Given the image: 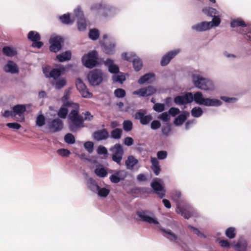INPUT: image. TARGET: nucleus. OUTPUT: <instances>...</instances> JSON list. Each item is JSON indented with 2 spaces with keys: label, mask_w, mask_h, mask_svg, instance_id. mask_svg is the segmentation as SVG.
<instances>
[{
  "label": "nucleus",
  "mask_w": 251,
  "mask_h": 251,
  "mask_svg": "<svg viewBox=\"0 0 251 251\" xmlns=\"http://www.w3.org/2000/svg\"><path fill=\"white\" fill-rule=\"evenodd\" d=\"M160 230L166 234H168L166 237L171 241H175L176 243L178 242V237L174 233H173L171 230H166L163 228H160Z\"/></svg>",
  "instance_id": "7c9ffc66"
},
{
  "label": "nucleus",
  "mask_w": 251,
  "mask_h": 251,
  "mask_svg": "<svg viewBox=\"0 0 251 251\" xmlns=\"http://www.w3.org/2000/svg\"><path fill=\"white\" fill-rule=\"evenodd\" d=\"M57 153L59 155L63 157L68 156L71 153L70 151L68 150L65 149L58 150L57 151Z\"/></svg>",
  "instance_id": "680f3d73"
},
{
  "label": "nucleus",
  "mask_w": 251,
  "mask_h": 251,
  "mask_svg": "<svg viewBox=\"0 0 251 251\" xmlns=\"http://www.w3.org/2000/svg\"><path fill=\"white\" fill-rule=\"evenodd\" d=\"M88 79L93 86L99 85L102 81L101 72L98 69L91 71L88 75Z\"/></svg>",
  "instance_id": "0eeeda50"
},
{
  "label": "nucleus",
  "mask_w": 251,
  "mask_h": 251,
  "mask_svg": "<svg viewBox=\"0 0 251 251\" xmlns=\"http://www.w3.org/2000/svg\"><path fill=\"white\" fill-rule=\"evenodd\" d=\"M230 25L232 27H236L239 26H246V24L241 19H234L231 20Z\"/></svg>",
  "instance_id": "58836bf2"
},
{
  "label": "nucleus",
  "mask_w": 251,
  "mask_h": 251,
  "mask_svg": "<svg viewBox=\"0 0 251 251\" xmlns=\"http://www.w3.org/2000/svg\"><path fill=\"white\" fill-rule=\"evenodd\" d=\"M112 79L115 82H119L122 83L125 80V76L123 75H114Z\"/></svg>",
  "instance_id": "e2e57ef3"
},
{
  "label": "nucleus",
  "mask_w": 251,
  "mask_h": 251,
  "mask_svg": "<svg viewBox=\"0 0 251 251\" xmlns=\"http://www.w3.org/2000/svg\"><path fill=\"white\" fill-rule=\"evenodd\" d=\"M103 51L107 54H113L115 50L116 44L112 42L109 43L104 44L103 45Z\"/></svg>",
  "instance_id": "5701e85b"
},
{
  "label": "nucleus",
  "mask_w": 251,
  "mask_h": 251,
  "mask_svg": "<svg viewBox=\"0 0 251 251\" xmlns=\"http://www.w3.org/2000/svg\"><path fill=\"white\" fill-rule=\"evenodd\" d=\"M137 215L141 219V220L146 222H148L150 224L153 223L154 224H158V222L153 218L146 215L145 212L144 211H138L137 213Z\"/></svg>",
  "instance_id": "412c9836"
},
{
  "label": "nucleus",
  "mask_w": 251,
  "mask_h": 251,
  "mask_svg": "<svg viewBox=\"0 0 251 251\" xmlns=\"http://www.w3.org/2000/svg\"><path fill=\"white\" fill-rule=\"evenodd\" d=\"M68 107H65L63 105L58 110L57 115L58 116L62 119H65L68 113Z\"/></svg>",
  "instance_id": "ea45409f"
},
{
  "label": "nucleus",
  "mask_w": 251,
  "mask_h": 251,
  "mask_svg": "<svg viewBox=\"0 0 251 251\" xmlns=\"http://www.w3.org/2000/svg\"><path fill=\"white\" fill-rule=\"evenodd\" d=\"M74 107V109H72L69 114L68 117L70 121L69 124V128L72 131H75L78 128L83 126V123L84 121H91L93 118L94 116L91 115L89 111H86L83 113L84 117L83 118L79 114V105L78 104H73Z\"/></svg>",
  "instance_id": "f257e3e1"
},
{
  "label": "nucleus",
  "mask_w": 251,
  "mask_h": 251,
  "mask_svg": "<svg viewBox=\"0 0 251 251\" xmlns=\"http://www.w3.org/2000/svg\"><path fill=\"white\" fill-rule=\"evenodd\" d=\"M64 140L66 143L70 144H73L75 143V138L74 136L71 133H67L64 137Z\"/></svg>",
  "instance_id": "8fccbe9b"
},
{
  "label": "nucleus",
  "mask_w": 251,
  "mask_h": 251,
  "mask_svg": "<svg viewBox=\"0 0 251 251\" xmlns=\"http://www.w3.org/2000/svg\"><path fill=\"white\" fill-rule=\"evenodd\" d=\"M174 102L176 104L179 105L188 103V93H186L184 96H176L175 98Z\"/></svg>",
  "instance_id": "c756f323"
},
{
  "label": "nucleus",
  "mask_w": 251,
  "mask_h": 251,
  "mask_svg": "<svg viewBox=\"0 0 251 251\" xmlns=\"http://www.w3.org/2000/svg\"><path fill=\"white\" fill-rule=\"evenodd\" d=\"M127 176V173L124 170L116 171L114 174L110 176L109 179L111 182L117 183L121 180H124Z\"/></svg>",
  "instance_id": "4468645a"
},
{
  "label": "nucleus",
  "mask_w": 251,
  "mask_h": 251,
  "mask_svg": "<svg viewBox=\"0 0 251 251\" xmlns=\"http://www.w3.org/2000/svg\"><path fill=\"white\" fill-rule=\"evenodd\" d=\"M123 125L124 130L126 132L130 131L132 129L133 124L130 120L124 121Z\"/></svg>",
  "instance_id": "37998d69"
},
{
  "label": "nucleus",
  "mask_w": 251,
  "mask_h": 251,
  "mask_svg": "<svg viewBox=\"0 0 251 251\" xmlns=\"http://www.w3.org/2000/svg\"><path fill=\"white\" fill-rule=\"evenodd\" d=\"M161 124L159 121L157 120L153 121L151 124V127L153 130H156L160 128Z\"/></svg>",
  "instance_id": "69168bd1"
},
{
  "label": "nucleus",
  "mask_w": 251,
  "mask_h": 251,
  "mask_svg": "<svg viewBox=\"0 0 251 251\" xmlns=\"http://www.w3.org/2000/svg\"><path fill=\"white\" fill-rule=\"evenodd\" d=\"M156 92V90L153 86L149 85L134 91L133 94L146 97L153 95Z\"/></svg>",
  "instance_id": "9d476101"
},
{
  "label": "nucleus",
  "mask_w": 251,
  "mask_h": 251,
  "mask_svg": "<svg viewBox=\"0 0 251 251\" xmlns=\"http://www.w3.org/2000/svg\"><path fill=\"white\" fill-rule=\"evenodd\" d=\"M179 50H175L170 51L163 56L161 61L160 65L162 66H165L167 65L171 60L174 58L179 52Z\"/></svg>",
  "instance_id": "f8f14e48"
},
{
  "label": "nucleus",
  "mask_w": 251,
  "mask_h": 251,
  "mask_svg": "<svg viewBox=\"0 0 251 251\" xmlns=\"http://www.w3.org/2000/svg\"><path fill=\"white\" fill-rule=\"evenodd\" d=\"M132 62L133 68L136 71H139L142 69L143 63L139 57L136 56Z\"/></svg>",
  "instance_id": "f704fd0d"
},
{
  "label": "nucleus",
  "mask_w": 251,
  "mask_h": 251,
  "mask_svg": "<svg viewBox=\"0 0 251 251\" xmlns=\"http://www.w3.org/2000/svg\"><path fill=\"white\" fill-rule=\"evenodd\" d=\"M154 75L153 74L148 73L142 76L138 81V83L140 84H143L145 82L149 81L152 77H154Z\"/></svg>",
  "instance_id": "4c0bfd02"
},
{
  "label": "nucleus",
  "mask_w": 251,
  "mask_h": 251,
  "mask_svg": "<svg viewBox=\"0 0 251 251\" xmlns=\"http://www.w3.org/2000/svg\"><path fill=\"white\" fill-rule=\"evenodd\" d=\"M221 23L220 16L214 17L210 22H202L192 26V28L197 31H204L212 28L213 27L219 26Z\"/></svg>",
  "instance_id": "20e7f679"
},
{
  "label": "nucleus",
  "mask_w": 251,
  "mask_h": 251,
  "mask_svg": "<svg viewBox=\"0 0 251 251\" xmlns=\"http://www.w3.org/2000/svg\"><path fill=\"white\" fill-rule=\"evenodd\" d=\"M171 128L170 125L167 124L165 126H163L162 128V133L168 136L170 132H171Z\"/></svg>",
  "instance_id": "052dcab7"
},
{
  "label": "nucleus",
  "mask_w": 251,
  "mask_h": 251,
  "mask_svg": "<svg viewBox=\"0 0 251 251\" xmlns=\"http://www.w3.org/2000/svg\"><path fill=\"white\" fill-rule=\"evenodd\" d=\"M115 97L118 98H122L126 96V93L125 90L122 88H117L114 91Z\"/></svg>",
  "instance_id": "3c124183"
},
{
  "label": "nucleus",
  "mask_w": 251,
  "mask_h": 251,
  "mask_svg": "<svg viewBox=\"0 0 251 251\" xmlns=\"http://www.w3.org/2000/svg\"><path fill=\"white\" fill-rule=\"evenodd\" d=\"M192 82L195 87L204 91L212 92L216 89L214 83L211 80L198 73L192 74Z\"/></svg>",
  "instance_id": "f03ea898"
},
{
  "label": "nucleus",
  "mask_w": 251,
  "mask_h": 251,
  "mask_svg": "<svg viewBox=\"0 0 251 251\" xmlns=\"http://www.w3.org/2000/svg\"><path fill=\"white\" fill-rule=\"evenodd\" d=\"M49 128L53 132H57L61 130L63 127V123L62 120L57 118L53 119L49 124Z\"/></svg>",
  "instance_id": "a211bd4d"
},
{
  "label": "nucleus",
  "mask_w": 251,
  "mask_h": 251,
  "mask_svg": "<svg viewBox=\"0 0 251 251\" xmlns=\"http://www.w3.org/2000/svg\"><path fill=\"white\" fill-rule=\"evenodd\" d=\"M98 54L97 51L93 50L84 55L82 58L83 64L87 68H92L98 63Z\"/></svg>",
  "instance_id": "39448f33"
},
{
  "label": "nucleus",
  "mask_w": 251,
  "mask_h": 251,
  "mask_svg": "<svg viewBox=\"0 0 251 251\" xmlns=\"http://www.w3.org/2000/svg\"><path fill=\"white\" fill-rule=\"evenodd\" d=\"M138 162L137 159H135L132 155L129 156L126 161V165L128 169L132 170Z\"/></svg>",
  "instance_id": "c85d7f7f"
},
{
  "label": "nucleus",
  "mask_w": 251,
  "mask_h": 251,
  "mask_svg": "<svg viewBox=\"0 0 251 251\" xmlns=\"http://www.w3.org/2000/svg\"><path fill=\"white\" fill-rule=\"evenodd\" d=\"M92 10H102V15L104 17L107 16V13L110 12L114 10V8L109 5H103L101 3H97L93 5L91 7Z\"/></svg>",
  "instance_id": "2eb2a0df"
},
{
  "label": "nucleus",
  "mask_w": 251,
  "mask_h": 251,
  "mask_svg": "<svg viewBox=\"0 0 251 251\" xmlns=\"http://www.w3.org/2000/svg\"><path fill=\"white\" fill-rule=\"evenodd\" d=\"M153 108L156 112H161L164 110V104L159 103H155L154 105Z\"/></svg>",
  "instance_id": "bf43d9fd"
},
{
  "label": "nucleus",
  "mask_w": 251,
  "mask_h": 251,
  "mask_svg": "<svg viewBox=\"0 0 251 251\" xmlns=\"http://www.w3.org/2000/svg\"><path fill=\"white\" fill-rule=\"evenodd\" d=\"M180 113V110L178 108L176 107H171L169 110V114L171 116L174 117Z\"/></svg>",
  "instance_id": "774afa93"
},
{
  "label": "nucleus",
  "mask_w": 251,
  "mask_h": 251,
  "mask_svg": "<svg viewBox=\"0 0 251 251\" xmlns=\"http://www.w3.org/2000/svg\"><path fill=\"white\" fill-rule=\"evenodd\" d=\"M27 38L29 40L34 42L41 40V36L39 33L35 31H30L29 32Z\"/></svg>",
  "instance_id": "473e14b6"
},
{
  "label": "nucleus",
  "mask_w": 251,
  "mask_h": 251,
  "mask_svg": "<svg viewBox=\"0 0 251 251\" xmlns=\"http://www.w3.org/2000/svg\"><path fill=\"white\" fill-rule=\"evenodd\" d=\"M226 236L230 239L234 238L236 235V230L233 227L228 228L225 232Z\"/></svg>",
  "instance_id": "49530a36"
},
{
  "label": "nucleus",
  "mask_w": 251,
  "mask_h": 251,
  "mask_svg": "<svg viewBox=\"0 0 251 251\" xmlns=\"http://www.w3.org/2000/svg\"><path fill=\"white\" fill-rule=\"evenodd\" d=\"M59 20L61 22L64 24H72L74 21L71 20L69 14H65L59 17Z\"/></svg>",
  "instance_id": "c9c22d12"
},
{
  "label": "nucleus",
  "mask_w": 251,
  "mask_h": 251,
  "mask_svg": "<svg viewBox=\"0 0 251 251\" xmlns=\"http://www.w3.org/2000/svg\"><path fill=\"white\" fill-rule=\"evenodd\" d=\"M202 11L204 14L212 17V19L214 17H216L218 15L220 16V18L222 17V15L221 14H220L219 12L216 9L213 7H205L202 9Z\"/></svg>",
  "instance_id": "a878e982"
},
{
  "label": "nucleus",
  "mask_w": 251,
  "mask_h": 251,
  "mask_svg": "<svg viewBox=\"0 0 251 251\" xmlns=\"http://www.w3.org/2000/svg\"><path fill=\"white\" fill-rule=\"evenodd\" d=\"M192 101L206 106L218 107L222 104V102L220 100L216 98H205L203 94L199 91L194 94L189 93V102Z\"/></svg>",
  "instance_id": "7ed1b4c3"
},
{
  "label": "nucleus",
  "mask_w": 251,
  "mask_h": 251,
  "mask_svg": "<svg viewBox=\"0 0 251 251\" xmlns=\"http://www.w3.org/2000/svg\"><path fill=\"white\" fill-rule=\"evenodd\" d=\"M4 70L6 72L15 74L18 72V69L16 64L12 61H9L4 67Z\"/></svg>",
  "instance_id": "4be33fe9"
},
{
  "label": "nucleus",
  "mask_w": 251,
  "mask_h": 251,
  "mask_svg": "<svg viewBox=\"0 0 251 251\" xmlns=\"http://www.w3.org/2000/svg\"><path fill=\"white\" fill-rule=\"evenodd\" d=\"M88 187L89 189L94 192L100 188V186L97 184L96 181L92 178L89 179L88 181Z\"/></svg>",
  "instance_id": "e433bc0d"
},
{
  "label": "nucleus",
  "mask_w": 251,
  "mask_h": 251,
  "mask_svg": "<svg viewBox=\"0 0 251 251\" xmlns=\"http://www.w3.org/2000/svg\"><path fill=\"white\" fill-rule=\"evenodd\" d=\"M65 70V69L64 67L53 69L49 73V77H52L53 79H56L63 73Z\"/></svg>",
  "instance_id": "b1692460"
},
{
  "label": "nucleus",
  "mask_w": 251,
  "mask_h": 251,
  "mask_svg": "<svg viewBox=\"0 0 251 251\" xmlns=\"http://www.w3.org/2000/svg\"><path fill=\"white\" fill-rule=\"evenodd\" d=\"M72 57V53L70 51L67 50L63 52L56 56V58L59 62H62L66 61H68L71 59Z\"/></svg>",
  "instance_id": "bb28decb"
},
{
  "label": "nucleus",
  "mask_w": 251,
  "mask_h": 251,
  "mask_svg": "<svg viewBox=\"0 0 251 251\" xmlns=\"http://www.w3.org/2000/svg\"><path fill=\"white\" fill-rule=\"evenodd\" d=\"M36 125L39 126H42L45 124V118L43 115H39L36 119Z\"/></svg>",
  "instance_id": "6e6d98bb"
},
{
  "label": "nucleus",
  "mask_w": 251,
  "mask_h": 251,
  "mask_svg": "<svg viewBox=\"0 0 251 251\" xmlns=\"http://www.w3.org/2000/svg\"><path fill=\"white\" fill-rule=\"evenodd\" d=\"M104 64L108 66V71L110 73L116 74L119 72V67L117 65L114 64L113 61L112 59L109 58L106 59L104 62Z\"/></svg>",
  "instance_id": "aec40b11"
},
{
  "label": "nucleus",
  "mask_w": 251,
  "mask_h": 251,
  "mask_svg": "<svg viewBox=\"0 0 251 251\" xmlns=\"http://www.w3.org/2000/svg\"><path fill=\"white\" fill-rule=\"evenodd\" d=\"M203 113L202 109L200 107H195L191 110V114L194 117H200Z\"/></svg>",
  "instance_id": "c03bdc74"
},
{
  "label": "nucleus",
  "mask_w": 251,
  "mask_h": 251,
  "mask_svg": "<svg viewBox=\"0 0 251 251\" xmlns=\"http://www.w3.org/2000/svg\"><path fill=\"white\" fill-rule=\"evenodd\" d=\"M70 98V91H66L64 93V96L62 98V101L63 102V106L65 107H71L74 109V107L73 104H77L71 101H68Z\"/></svg>",
  "instance_id": "393cba45"
},
{
  "label": "nucleus",
  "mask_w": 251,
  "mask_h": 251,
  "mask_svg": "<svg viewBox=\"0 0 251 251\" xmlns=\"http://www.w3.org/2000/svg\"><path fill=\"white\" fill-rule=\"evenodd\" d=\"M186 116L184 114L179 115L176 118L174 121V124L176 126H180L182 125L186 120Z\"/></svg>",
  "instance_id": "a18cd8bd"
},
{
  "label": "nucleus",
  "mask_w": 251,
  "mask_h": 251,
  "mask_svg": "<svg viewBox=\"0 0 251 251\" xmlns=\"http://www.w3.org/2000/svg\"><path fill=\"white\" fill-rule=\"evenodd\" d=\"M97 153L100 155L103 154L105 156H107L108 155V151L106 148L102 146H100L98 147L97 149Z\"/></svg>",
  "instance_id": "13d9d810"
},
{
  "label": "nucleus",
  "mask_w": 251,
  "mask_h": 251,
  "mask_svg": "<svg viewBox=\"0 0 251 251\" xmlns=\"http://www.w3.org/2000/svg\"><path fill=\"white\" fill-rule=\"evenodd\" d=\"M151 170L156 176L158 175L160 172L161 169L159 166V161L156 158H151Z\"/></svg>",
  "instance_id": "cd10ccee"
},
{
  "label": "nucleus",
  "mask_w": 251,
  "mask_h": 251,
  "mask_svg": "<svg viewBox=\"0 0 251 251\" xmlns=\"http://www.w3.org/2000/svg\"><path fill=\"white\" fill-rule=\"evenodd\" d=\"M110 151L113 153L112 159L113 161L121 165L124 151L122 146L119 143L116 144L110 149Z\"/></svg>",
  "instance_id": "423d86ee"
},
{
  "label": "nucleus",
  "mask_w": 251,
  "mask_h": 251,
  "mask_svg": "<svg viewBox=\"0 0 251 251\" xmlns=\"http://www.w3.org/2000/svg\"><path fill=\"white\" fill-rule=\"evenodd\" d=\"M75 14L76 17H79V19L77 21V27L79 30H85L87 27L86 21L83 17L82 12L79 8H77L75 11Z\"/></svg>",
  "instance_id": "dca6fc26"
},
{
  "label": "nucleus",
  "mask_w": 251,
  "mask_h": 251,
  "mask_svg": "<svg viewBox=\"0 0 251 251\" xmlns=\"http://www.w3.org/2000/svg\"><path fill=\"white\" fill-rule=\"evenodd\" d=\"M95 173L98 176L101 177H104L107 175V171L104 168H96Z\"/></svg>",
  "instance_id": "09e8293b"
},
{
  "label": "nucleus",
  "mask_w": 251,
  "mask_h": 251,
  "mask_svg": "<svg viewBox=\"0 0 251 251\" xmlns=\"http://www.w3.org/2000/svg\"><path fill=\"white\" fill-rule=\"evenodd\" d=\"M66 84V81L64 78L58 80L55 83V88L57 89H60L64 87Z\"/></svg>",
  "instance_id": "5fc2aeb1"
},
{
  "label": "nucleus",
  "mask_w": 251,
  "mask_h": 251,
  "mask_svg": "<svg viewBox=\"0 0 251 251\" xmlns=\"http://www.w3.org/2000/svg\"><path fill=\"white\" fill-rule=\"evenodd\" d=\"M123 133L122 129L117 128L113 129L110 132L111 138L114 139H119L121 138Z\"/></svg>",
  "instance_id": "72a5a7b5"
},
{
  "label": "nucleus",
  "mask_w": 251,
  "mask_h": 251,
  "mask_svg": "<svg viewBox=\"0 0 251 251\" xmlns=\"http://www.w3.org/2000/svg\"><path fill=\"white\" fill-rule=\"evenodd\" d=\"M221 99L227 103H234L237 102L238 99L235 97H221Z\"/></svg>",
  "instance_id": "864d4df0"
},
{
  "label": "nucleus",
  "mask_w": 251,
  "mask_h": 251,
  "mask_svg": "<svg viewBox=\"0 0 251 251\" xmlns=\"http://www.w3.org/2000/svg\"><path fill=\"white\" fill-rule=\"evenodd\" d=\"M100 36L99 31L96 29H91L89 33V38L93 40H97Z\"/></svg>",
  "instance_id": "a19ab883"
},
{
  "label": "nucleus",
  "mask_w": 251,
  "mask_h": 251,
  "mask_svg": "<svg viewBox=\"0 0 251 251\" xmlns=\"http://www.w3.org/2000/svg\"><path fill=\"white\" fill-rule=\"evenodd\" d=\"M93 137L97 141L104 140L108 138L109 133L106 129L103 128L95 131Z\"/></svg>",
  "instance_id": "f3484780"
},
{
  "label": "nucleus",
  "mask_w": 251,
  "mask_h": 251,
  "mask_svg": "<svg viewBox=\"0 0 251 251\" xmlns=\"http://www.w3.org/2000/svg\"><path fill=\"white\" fill-rule=\"evenodd\" d=\"M151 187L154 193H155L160 198H163L165 196L166 190L160 182L154 180L151 183Z\"/></svg>",
  "instance_id": "9b49d317"
},
{
  "label": "nucleus",
  "mask_w": 251,
  "mask_h": 251,
  "mask_svg": "<svg viewBox=\"0 0 251 251\" xmlns=\"http://www.w3.org/2000/svg\"><path fill=\"white\" fill-rule=\"evenodd\" d=\"M75 85L77 89L79 91L82 97L90 98L92 97V94L88 91L86 86L81 79H76L75 81Z\"/></svg>",
  "instance_id": "6e6552de"
},
{
  "label": "nucleus",
  "mask_w": 251,
  "mask_h": 251,
  "mask_svg": "<svg viewBox=\"0 0 251 251\" xmlns=\"http://www.w3.org/2000/svg\"><path fill=\"white\" fill-rule=\"evenodd\" d=\"M3 53L8 56H13L15 55V51L9 47H4L2 49Z\"/></svg>",
  "instance_id": "de8ad7c7"
},
{
  "label": "nucleus",
  "mask_w": 251,
  "mask_h": 251,
  "mask_svg": "<svg viewBox=\"0 0 251 251\" xmlns=\"http://www.w3.org/2000/svg\"><path fill=\"white\" fill-rule=\"evenodd\" d=\"M85 149L90 153H91L94 149V143L91 141H87L84 144Z\"/></svg>",
  "instance_id": "4d7b16f0"
},
{
  "label": "nucleus",
  "mask_w": 251,
  "mask_h": 251,
  "mask_svg": "<svg viewBox=\"0 0 251 251\" xmlns=\"http://www.w3.org/2000/svg\"><path fill=\"white\" fill-rule=\"evenodd\" d=\"M13 111L14 112V117L18 115L20 117V121H22L25 120V117L23 114L26 111V107L25 105L22 104H18L15 105L13 107Z\"/></svg>",
  "instance_id": "6ab92c4d"
},
{
  "label": "nucleus",
  "mask_w": 251,
  "mask_h": 251,
  "mask_svg": "<svg viewBox=\"0 0 251 251\" xmlns=\"http://www.w3.org/2000/svg\"><path fill=\"white\" fill-rule=\"evenodd\" d=\"M234 247L237 251H246L247 248V243L244 239L239 240Z\"/></svg>",
  "instance_id": "2f4dec72"
},
{
  "label": "nucleus",
  "mask_w": 251,
  "mask_h": 251,
  "mask_svg": "<svg viewBox=\"0 0 251 251\" xmlns=\"http://www.w3.org/2000/svg\"><path fill=\"white\" fill-rule=\"evenodd\" d=\"M136 56L135 54L133 53L125 52L122 54V57L124 60L130 62H132Z\"/></svg>",
  "instance_id": "79ce46f5"
},
{
  "label": "nucleus",
  "mask_w": 251,
  "mask_h": 251,
  "mask_svg": "<svg viewBox=\"0 0 251 251\" xmlns=\"http://www.w3.org/2000/svg\"><path fill=\"white\" fill-rule=\"evenodd\" d=\"M217 242L222 247L226 248H229L230 247V244L227 240H218Z\"/></svg>",
  "instance_id": "0e129e2a"
},
{
  "label": "nucleus",
  "mask_w": 251,
  "mask_h": 251,
  "mask_svg": "<svg viewBox=\"0 0 251 251\" xmlns=\"http://www.w3.org/2000/svg\"><path fill=\"white\" fill-rule=\"evenodd\" d=\"M157 156L159 159H160V160L164 159L167 156V152L165 151H159L157 153Z\"/></svg>",
  "instance_id": "338daca9"
},
{
  "label": "nucleus",
  "mask_w": 251,
  "mask_h": 251,
  "mask_svg": "<svg viewBox=\"0 0 251 251\" xmlns=\"http://www.w3.org/2000/svg\"><path fill=\"white\" fill-rule=\"evenodd\" d=\"M97 191H98V193L99 196L104 198L106 197L110 192L109 190L105 188H100H100L98 189Z\"/></svg>",
  "instance_id": "603ef678"
},
{
  "label": "nucleus",
  "mask_w": 251,
  "mask_h": 251,
  "mask_svg": "<svg viewBox=\"0 0 251 251\" xmlns=\"http://www.w3.org/2000/svg\"><path fill=\"white\" fill-rule=\"evenodd\" d=\"M63 41V38L60 36L51 38L50 41V50L53 52H57L59 51L62 48L61 43Z\"/></svg>",
  "instance_id": "1a4fd4ad"
},
{
  "label": "nucleus",
  "mask_w": 251,
  "mask_h": 251,
  "mask_svg": "<svg viewBox=\"0 0 251 251\" xmlns=\"http://www.w3.org/2000/svg\"><path fill=\"white\" fill-rule=\"evenodd\" d=\"M134 118L136 120H139L140 123L143 125L149 124L152 120V117L151 115H145V112L140 111H137L134 115Z\"/></svg>",
  "instance_id": "ddd939ff"
}]
</instances>
